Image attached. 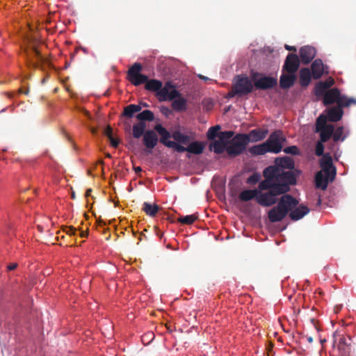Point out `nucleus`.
Segmentation results:
<instances>
[{"label":"nucleus","instance_id":"nucleus-49","mask_svg":"<svg viewBox=\"0 0 356 356\" xmlns=\"http://www.w3.org/2000/svg\"><path fill=\"white\" fill-rule=\"evenodd\" d=\"M104 135L108 138L113 136V129L111 126L108 125L104 130Z\"/></svg>","mask_w":356,"mask_h":356},{"label":"nucleus","instance_id":"nucleus-57","mask_svg":"<svg viewBox=\"0 0 356 356\" xmlns=\"http://www.w3.org/2000/svg\"><path fill=\"white\" fill-rule=\"evenodd\" d=\"M134 171H135L136 173H139V172H142V168H141L140 166L134 167Z\"/></svg>","mask_w":356,"mask_h":356},{"label":"nucleus","instance_id":"nucleus-52","mask_svg":"<svg viewBox=\"0 0 356 356\" xmlns=\"http://www.w3.org/2000/svg\"><path fill=\"white\" fill-rule=\"evenodd\" d=\"M298 149L295 145H291V155H296L298 154Z\"/></svg>","mask_w":356,"mask_h":356},{"label":"nucleus","instance_id":"nucleus-16","mask_svg":"<svg viewBox=\"0 0 356 356\" xmlns=\"http://www.w3.org/2000/svg\"><path fill=\"white\" fill-rule=\"evenodd\" d=\"M346 107L345 106H333L327 110V115H325L327 118V121L329 120L330 122H336L339 121L343 115V108Z\"/></svg>","mask_w":356,"mask_h":356},{"label":"nucleus","instance_id":"nucleus-60","mask_svg":"<svg viewBox=\"0 0 356 356\" xmlns=\"http://www.w3.org/2000/svg\"><path fill=\"white\" fill-rule=\"evenodd\" d=\"M321 204V198L320 195H318L316 205V207H319Z\"/></svg>","mask_w":356,"mask_h":356},{"label":"nucleus","instance_id":"nucleus-27","mask_svg":"<svg viewBox=\"0 0 356 356\" xmlns=\"http://www.w3.org/2000/svg\"><path fill=\"white\" fill-rule=\"evenodd\" d=\"M172 138L176 141V143L177 142L184 145L188 144L191 140L189 136L184 134L178 130L172 132Z\"/></svg>","mask_w":356,"mask_h":356},{"label":"nucleus","instance_id":"nucleus-23","mask_svg":"<svg viewBox=\"0 0 356 356\" xmlns=\"http://www.w3.org/2000/svg\"><path fill=\"white\" fill-rule=\"evenodd\" d=\"M259 188L254 190H244L239 194V199L241 201L247 202L251 200L254 198L257 200V197L258 196Z\"/></svg>","mask_w":356,"mask_h":356},{"label":"nucleus","instance_id":"nucleus-50","mask_svg":"<svg viewBox=\"0 0 356 356\" xmlns=\"http://www.w3.org/2000/svg\"><path fill=\"white\" fill-rule=\"evenodd\" d=\"M333 157L335 161H338L341 155V152L339 150V148H337L333 152Z\"/></svg>","mask_w":356,"mask_h":356},{"label":"nucleus","instance_id":"nucleus-64","mask_svg":"<svg viewBox=\"0 0 356 356\" xmlns=\"http://www.w3.org/2000/svg\"><path fill=\"white\" fill-rule=\"evenodd\" d=\"M199 77L201 79H203V80H207L208 78L204 76H202V75H199Z\"/></svg>","mask_w":356,"mask_h":356},{"label":"nucleus","instance_id":"nucleus-13","mask_svg":"<svg viewBox=\"0 0 356 356\" xmlns=\"http://www.w3.org/2000/svg\"><path fill=\"white\" fill-rule=\"evenodd\" d=\"M158 141L159 139L155 130H147L143 137V143L147 149H149V152L156 146Z\"/></svg>","mask_w":356,"mask_h":356},{"label":"nucleus","instance_id":"nucleus-32","mask_svg":"<svg viewBox=\"0 0 356 356\" xmlns=\"http://www.w3.org/2000/svg\"><path fill=\"white\" fill-rule=\"evenodd\" d=\"M204 145L199 141H194L188 145V152L194 154H200L203 152Z\"/></svg>","mask_w":356,"mask_h":356},{"label":"nucleus","instance_id":"nucleus-28","mask_svg":"<svg viewBox=\"0 0 356 356\" xmlns=\"http://www.w3.org/2000/svg\"><path fill=\"white\" fill-rule=\"evenodd\" d=\"M136 118L138 122H152L154 120V115L150 110H145L137 114Z\"/></svg>","mask_w":356,"mask_h":356},{"label":"nucleus","instance_id":"nucleus-34","mask_svg":"<svg viewBox=\"0 0 356 356\" xmlns=\"http://www.w3.org/2000/svg\"><path fill=\"white\" fill-rule=\"evenodd\" d=\"M210 148L213 149L216 154H221L226 150L227 145L220 140H215L210 145Z\"/></svg>","mask_w":356,"mask_h":356},{"label":"nucleus","instance_id":"nucleus-51","mask_svg":"<svg viewBox=\"0 0 356 356\" xmlns=\"http://www.w3.org/2000/svg\"><path fill=\"white\" fill-rule=\"evenodd\" d=\"M295 72L296 71H291V87L294 84L296 80V76L295 75Z\"/></svg>","mask_w":356,"mask_h":356},{"label":"nucleus","instance_id":"nucleus-46","mask_svg":"<svg viewBox=\"0 0 356 356\" xmlns=\"http://www.w3.org/2000/svg\"><path fill=\"white\" fill-rule=\"evenodd\" d=\"M338 142H334L333 140H332V142H330L327 144V149L333 152L334 151H335L337 148H339V147L337 145Z\"/></svg>","mask_w":356,"mask_h":356},{"label":"nucleus","instance_id":"nucleus-15","mask_svg":"<svg viewBox=\"0 0 356 356\" xmlns=\"http://www.w3.org/2000/svg\"><path fill=\"white\" fill-rule=\"evenodd\" d=\"M316 49L311 46H305L300 49L301 62L304 64L309 63L316 56Z\"/></svg>","mask_w":356,"mask_h":356},{"label":"nucleus","instance_id":"nucleus-20","mask_svg":"<svg viewBox=\"0 0 356 356\" xmlns=\"http://www.w3.org/2000/svg\"><path fill=\"white\" fill-rule=\"evenodd\" d=\"M312 76L315 79L321 78L323 74V63L321 59L315 60L311 66Z\"/></svg>","mask_w":356,"mask_h":356},{"label":"nucleus","instance_id":"nucleus-45","mask_svg":"<svg viewBox=\"0 0 356 356\" xmlns=\"http://www.w3.org/2000/svg\"><path fill=\"white\" fill-rule=\"evenodd\" d=\"M63 231L65 232V233L69 235H75L77 232L76 229L72 226L65 227Z\"/></svg>","mask_w":356,"mask_h":356},{"label":"nucleus","instance_id":"nucleus-12","mask_svg":"<svg viewBox=\"0 0 356 356\" xmlns=\"http://www.w3.org/2000/svg\"><path fill=\"white\" fill-rule=\"evenodd\" d=\"M282 138L281 137L280 132L275 131L271 134L268 139L265 142L268 145V152L279 153L282 148Z\"/></svg>","mask_w":356,"mask_h":356},{"label":"nucleus","instance_id":"nucleus-58","mask_svg":"<svg viewBox=\"0 0 356 356\" xmlns=\"http://www.w3.org/2000/svg\"><path fill=\"white\" fill-rule=\"evenodd\" d=\"M88 236V232L87 231H81L80 232V236L81 237H86Z\"/></svg>","mask_w":356,"mask_h":356},{"label":"nucleus","instance_id":"nucleus-4","mask_svg":"<svg viewBox=\"0 0 356 356\" xmlns=\"http://www.w3.org/2000/svg\"><path fill=\"white\" fill-rule=\"evenodd\" d=\"M334 103L339 106H350L352 104L356 105V99L342 95L338 88H333L329 89L323 96V104L328 106Z\"/></svg>","mask_w":356,"mask_h":356},{"label":"nucleus","instance_id":"nucleus-9","mask_svg":"<svg viewBox=\"0 0 356 356\" xmlns=\"http://www.w3.org/2000/svg\"><path fill=\"white\" fill-rule=\"evenodd\" d=\"M142 65L138 63H134L127 72L129 81L134 86H138L145 83L147 81V76L140 73Z\"/></svg>","mask_w":356,"mask_h":356},{"label":"nucleus","instance_id":"nucleus-37","mask_svg":"<svg viewBox=\"0 0 356 356\" xmlns=\"http://www.w3.org/2000/svg\"><path fill=\"white\" fill-rule=\"evenodd\" d=\"M198 218V216L193 214V215H188L186 216H181L178 218V222L184 224V225H191L193 224L197 219Z\"/></svg>","mask_w":356,"mask_h":356},{"label":"nucleus","instance_id":"nucleus-54","mask_svg":"<svg viewBox=\"0 0 356 356\" xmlns=\"http://www.w3.org/2000/svg\"><path fill=\"white\" fill-rule=\"evenodd\" d=\"M132 106V108L135 111V113L140 112L142 109L141 106L137 105V104H131Z\"/></svg>","mask_w":356,"mask_h":356},{"label":"nucleus","instance_id":"nucleus-19","mask_svg":"<svg viewBox=\"0 0 356 356\" xmlns=\"http://www.w3.org/2000/svg\"><path fill=\"white\" fill-rule=\"evenodd\" d=\"M280 85L282 88H289V53L286 55L283 66V74L280 77Z\"/></svg>","mask_w":356,"mask_h":356},{"label":"nucleus","instance_id":"nucleus-42","mask_svg":"<svg viewBox=\"0 0 356 356\" xmlns=\"http://www.w3.org/2000/svg\"><path fill=\"white\" fill-rule=\"evenodd\" d=\"M261 178V176L259 173L255 172L250 175L247 179V184H257Z\"/></svg>","mask_w":356,"mask_h":356},{"label":"nucleus","instance_id":"nucleus-1","mask_svg":"<svg viewBox=\"0 0 356 356\" xmlns=\"http://www.w3.org/2000/svg\"><path fill=\"white\" fill-rule=\"evenodd\" d=\"M264 180L259 184L257 202L263 207H270L277 202V196L289 191V185L279 181L284 174L274 167H267L263 172Z\"/></svg>","mask_w":356,"mask_h":356},{"label":"nucleus","instance_id":"nucleus-2","mask_svg":"<svg viewBox=\"0 0 356 356\" xmlns=\"http://www.w3.org/2000/svg\"><path fill=\"white\" fill-rule=\"evenodd\" d=\"M315 131L319 134V140L315 146V154L316 156H321L325 149L324 143L331 138L334 142H343L346 138L344 134V127H337L336 129L332 124L327 122V118L325 115H321L316 121Z\"/></svg>","mask_w":356,"mask_h":356},{"label":"nucleus","instance_id":"nucleus-17","mask_svg":"<svg viewBox=\"0 0 356 356\" xmlns=\"http://www.w3.org/2000/svg\"><path fill=\"white\" fill-rule=\"evenodd\" d=\"M155 132H157L159 136V142L165 145V147H169V143L172 141L169 140V139L172 137V134L161 124H156L154 127Z\"/></svg>","mask_w":356,"mask_h":356},{"label":"nucleus","instance_id":"nucleus-18","mask_svg":"<svg viewBox=\"0 0 356 356\" xmlns=\"http://www.w3.org/2000/svg\"><path fill=\"white\" fill-rule=\"evenodd\" d=\"M268 131L266 129H254L251 130L248 134H245L248 137V144L250 142H258L264 139Z\"/></svg>","mask_w":356,"mask_h":356},{"label":"nucleus","instance_id":"nucleus-59","mask_svg":"<svg viewBox=\"0 0 356 356\" xmlns=\"http://www.w3.org/2000/svg\"><path fill=\"white\" fill-rule=\"evenodd\" d=\"M91 193H92V189L91 188L87 189V191L86 192V197H88L90 196L91 195Z\"/></svg>","mask_w":356,"mask_h":356},{"label":"nucleus","instance_id":"nucleus-55","mask_svg":"<svg viewBox=\"0 0 356 356\" xmlns=\"http://www.w3.org/2000/svg\"><path fill=\"white\" fill-rule=\"evenodd\" d=\"M266 350H267V353L268 355H270L272 353V351H273V344L272 343H269V345L266 348Z\"/></svg>","mask_w":356,"mask_h":356},{"label":"nucleus","instance_id":"nucleus-5","mask_svg":"<svg viewBox=\"0 0 356 356\" xmlns=\"http://www.w3.org/2000/svg\"><path fill=\"white\" fill-rule=\"evenodd\" d=\"M289 211V194H284L277 206L268 211V219L272 222L282 220Z\"/></svg>","mask_w":356,"mask_h":356},{"label":"nucleus","instance_id":"nucleus-39","mask_svg":"<svg viewBox=\"0 0 356 356\" xmlns=\"http://www.w3.org/2000/svg\"><path fill=\"white\" fill-rule=\"evenodd\" d=\"M220 129V125H216L209 129L207 136L209 140H213L216 137H218L219 130Z\"/></svg>","mask_w":356,"mask_h":356},{"label":"nucleus","instance_id":"nucleus-41","mask_svg":"<svg viewBox=\"0 0 356 356\" xmlns=\"http://www.w3.org/2000/svg\"><path fill=\"white\" fill-rule=\"evenodd\" d=\"M168 148H174L177 152H188V146L185 147L175 141L170 143Z\"/></svg>","mask_w":356,"mask_h":356},{"label":"nucleus","instance_id":"nucleus-31","mask_svg":"<svg viewBox=\"0 0 356 356\" xmlns=\"http://www.w3.org/2000/svg\"><path fill=\"white\" fill-rule=\"evenodd\" d=\"M296 48L291 46V71H296L300 65V58L296 54Z\"/></svg>","mask_w":356,"mask_h":356},{"label":"nucleus","instance_id":"nucleus-14","mask_svg":"<svg viewBox=\"0 0 356 356\" xmlns=\"http://www.w3.org/2000/svg\"><path fill=\"white\" fill-rule=\"evenodd\" d=\"M27 57L34 67H38L39 63H47V60L38 50L35 46L31 47V50L27 51Z\"/></svg>","mask_w":356,"mask_h":356},{"label":"nucleus","instance_id":"nucleus-44","mask_svg":"<svg viewBox=\"0 0 356 356\" xmlns=\"http://www.w3.org/2000/svg\"><path fill=\"white\" fill-rule=\"evenodd\" d=\"M154 338V333L152 332H149L145 334L142 337V341L144 343H149L150 341H152L153 340Z\"/></svg>","mask_w":356,"mask_h":356},{"label":"nucleus","instance_id":"nucleus-7","mask_svg":"<svg viewBox=\"0 0 356 356\" xmlns=\"http://www.w3.org/2000/svg\"><path fill=\"white\" fill-rule=\"evenodd\" d=\"M247 145L248 137L245 134H238L231 140L226 152L230 157H236L243 152Z\"/></svg>","mask_w":356,"mask_h":356},{"label":"nucleus","instance_id":"nucleus-30","mask_svg":"<svg viewBox=\"0 0 356 356\" xmlns=\"http://www.w3.org/2000/svg\"><path fill=\"white\" fill-rule=\"evenodd\" d=\"M305 340V337H302L300 332H296V334H293L292 338L291 337V348L295 349L299 353L300 345L302 341Z\"/></svg>","mask_w":356,"mask_h":356},{"label":"nucleus","instance_id":"nucleus-62","mask_svg":"<svg viewBox=\"0 0 356 356\" xmlns=\"http://www.w3.org/2000/svg\"><path fill=\"white\" fill-rule=\"evenodd\" d=\"M284 152L286 154H289V147H286L284 149Z\"/></svg>","mask_w":356,"mask_h":356},{"label":"nucleus","instance_id":"nucleus-48","mask_svg":"<svg viewBox=\"0 0 356 356\" xmlns=\"http://www.w3.org/2000/svg\"><path fill=\"white\" fill-rule=\"evenodd\" d=\"M108 140H109L110 144L112 147L116 148L119 145V143H120L119 139L114 138L113 136H111V138H109Z\"/></svg>","mask_w":356,"mask_h":356},{"label":"nucleus","instance_id":"nucleus-35","mask_svg":"<svg viewBox=\"0 0 356 356\" xmlns=\"http://www.w3.org/2000/svg\"><path fill=\"white\" fill-rule=\"evenodd\" d=\"M301 174V171L295 168L294 162L291 159V186L296 184V178Z\"/></svg>","mask_w":356,"mask_h":356},{"label":"nucleus","instance_id":"nucleus-10","mask_svg":"<svg viewBox=\"0 0 356 356\" xmlns=\"http://www.w3.org/2000/svg\"><path fill=\"white\" fill-rule=\"evenodd\" d=\"M251 77L254 81V85L257 89H270L274 88L277 83L276 78L263 76L258 73H253Z\"/></svg>","mask_w":356,"mask_h":356},{"label":"nucleus","instance_id":"nucleus-3","mask_svg":"<svg viewBox=\"0 0 356 356\" xmlns=\"http://www.w3.org/2000/svg\"><path fill=\"white\" fill-rule=\"evenodd\" d=\"M319 161L321 168L315 176L316 186L318 188L325 190L329 181H332L337 175V168L333 164V159L330 152L323 154Z\"/></svg>","mask_w":356,"mask_h":356},{"label":"nucleus","instance_id":"nucleus-24","mask_svg":"<svg viewBox=\"0 0 356 356\" xmlns=\"http://www.w3.org/2000/svg\"><path fill=\"white\" fill-rule=\"evenodd\" d=\"M163 86V83L161 81L156 79H148L147 82H145V90L151 92H156L158 93L159 90Z\"/></svg>","mask_w":356,"mask_h":356},{"label":"nucleus","instance_id":"nucleus-22","mask_svg":"<svg viewBox=\"0 0 356 356\" xmlns=\"http://www.w3.org/2000/svg\"><path fill=\"white\" fill-rule=\"evenodd\" d=\"M299 83L302 87H307L311 82L312 72L307 67L302 68L300 70Z\"/></svg>","mask_w":356,"mask_h":356},{"label":"nucleus","instance_id":"nucleus-33","mask_svg":"<svg viewBox=\"0 0 356 356\" xmlns=\"http://www.w3.org/2000/svg\"><path fill=\"white\" fill-rule=\"evenodd\" d=\"M186 100L184 97H178L172 102V108L176 111H182L186 109Z\"/></svg>","mask_w":356,"mask_h":356},{"label":"nucleus","instance_id":"nucleus-6","mask_svg":"<svg viewBox=\"0 0 356 356\" xmlns=\"http://www.w3.org/2000/svg\"><path fill=\"white\" fill-rule=\"evenodd\" d=\"M232 86V95L242 97L252 92L254 84L246 75H237Z\"/></svg>","mask_w":356,"mask_h":356},{"label":"nucleus","instance_id":"nucleus-53","mask_svg":"<svg viewBox=\"0 0 356 356\" xmlns=\"http://www.w3.org/2000/svg\"><path fill=\"white\" fill-rule=\"evenodd\" d=\"M17 267V263H12V264H10L9 265H8L7 269H8V270H13Z\"/></svg>","mask_w":356,"mask_h":356},{"label":"nucleus","instance_id":"nucleus-36","mask_svg":"<svg viewBox=\"0 0 356 356\" xmlns=\"http://www.w3.org/2000/svg\"><path fill=\"white\" fill-rule=\"evenodd\" d=\"M327 90L323 81L318 82L314 87V94L317 97L324 96Z\"/></svg>","mask_w":356,"mask_h":356},{"label":"nucleus","instance_id":"nucleus-40","mask_svg":"<svg viewBox=\"0 0 356 356\" xmlns=\"http://www.w3.org/2000/svg\"><path fill=\"white\" fill-rule=\"evenodd\" d=\"M135 113V111L132 108V106L129 104L124 108L123 113L121 114V115L128 118H131Z\"/></svg>","mask_w":356,"mask_h":356},{"label":"nucleus","instance_id":"nucleus-8","mask_svg":"<svg viewBox=\"0 0 356 356\" xmlns=\"http://www.w3.org/2000/svg\"><path fill=\"white\" fill-rule=\"evenodd\" d=\"M310 212L309 207L291 196V220L298 221L303 218Z\"/></svg>","mask_w":356,"mask_h":356},{"label":"nucleus","instance_id":"nucleus-63","mask_svg":"<svg viewBox=\"0 0 356 356\" xmlns=\"http://www.w3.org/2000/svg\"><path fill=\"white\" fill-rule=\"evenodd\" d=\"M339 343H343H343H345V338L341 337V338L340 339Z\"/></svg>","mask_w":356,"mask_h":356},{"label":"nucleus","instance_id":"nucleus-43","mask_svg":"<svg viewBox=\"0 0 356 356\" xmlns=\"http://www.w3.org/2000/svg\"><path fill=\"white\" fill-rule=\"evenodd\" d=\"M181 96V93L177 90L175 88H172L169 91V94L167 99L168 100H175V99L178 98Z\"/></svg>","mask_w":356,"mask_h":356},{"label":"nucleus","instance_id":"nucleus-11","mask_svg":"<svg viewBox=\"0 0 356 356\" xmlns=\"http://www.w3.org/2000/svg\"><path fill=\"white\" fill-rule=\"evenodd\" d=\"M276 165H270L280 169L284 174L281 177H278L279 181L289 185V171H284V169H289V156L284 158H277L275 159Z\"/></svg>","mask_w":356,"mask_h":356},{"label":"nucleus","instance_id":"nucleus-61","mask_svg":"<svg viewBox=\"0 0 356 356\" xmlns=\"http://www.w3.org/2000/svg\"><path fill=\"white\" fill-rule=\"evenodd\" d=\"M143 237L145 238H147V236L144 234L141 233L138 238L139 241H141Z\"/></svg>","mask_w":356,"mask_h":356},{"label":"nucleus","instance_id":"nucleus-29","mask_svg":"<svg viewBox=\"0 0 356 356\" xmlns=\"http://www.w3.org/2000/svg\"><path fill=\"white\" fill-rule=\"evenodd\" d=\"M267 147V144L264 143L250 147L248 152L252 155H262L268 152Z\"/></svg>","mask_w":356,"mask_h":356},{"label":"nucleus","instance_id":"nucleus-38","mask_svg":"<svg viewBox=\"0 0 356 356\" xmlns=\"http://www.w3.org/2000/svg\"><path fill=\"white\" fill-rule=\"evenodd\" d=\"M234 132L232 131H220L218 134L220 141L227 144V141L234 136Z\"/></svg>","mask_w":356,"mask_h":356},{"label":"nucleus","instance_id":"nucleus-47","mask_svg":"<svg viewBox=\"0 0 356 356\" xmlns=\"http://www.w3.org/2000/svg\"><path fill=\"white\" fill-rule=\"evenodd\" d=\"M325 86L329 90V88L334 83V80L332 77H329L325 81H323Z\"/></svg>","mask_w":356,"mask_h":356},{"label":"nucleus","instance_id":"nucleus-25","mask_svg":"<svg viewBox=\"0 0 356 356\" xmlns=\"http://www.w3.org/2000/svg\"><path fill=\"white\" fill-rule=\"evenodd\" d=\"M173 88H175V86L171 82L165 83L164 87L162 86L157 93L159 100L160 102L166 101L170 90Z\"/></svg>","mask_w":356,"mask_h":356},{"label":"nucleus","instance_id":"nucleus-26","mask_svg":"<svg viewBox=\"0 0 356 356\" xmlns=\"http://www.w3.org/2000/svg\"><path fill=\"white\" fill-rule=\"evenodd\" d=\"M143 210L147 216L154 217L159 211V207L156 204H152L145 202L143 204Z\"/></svg>","mask_w":356,"mask_h":356},{"label":"nucleus","instance_id":"nucleus-21","mask_svg":"<svg viewBox=\"0 0 356 356\" xmlns=\"http://www.w3.org/2000/svg\"><path fill=\"white\" fill-rule=\"evenodd\" d=\"M147 124L146 122H138L133 125L132 136L134 138L138 139L141 136L143 137L146 132Z\"/></svg>","mask_w":356,"mask_h":356},{"label":"nucleus","instance_id":"nucleus-56","mask_svg":"<svg viewBox=\"0 0 356 356\" xmlns=\"http://www.w3.org/2000/svg\"><path fill=\"white\" fill-rule=\"evenodd\" d=\"M161 112L163 114L168 115V113L170 112V110L166 107H163L161 108Z\"/></svg>","mask_w":356,"mask_h":356}]
</instances>
